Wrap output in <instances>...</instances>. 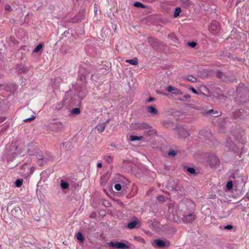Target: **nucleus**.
Segmentation results:
<instances>
[{
    "mask_svg": "<svg viewBox=\"0 0 249 249\" xmlns=\"http://www.w3.org/2000/svg\"><path fill=\"white\" fill-rule=\"evenodd\" d=\"M36 156V158L40 161V162L39 163L40 165H42L44 162H46L47 160L41 153H37Z\"/></svg>",
    "mask_w": 249,
    "mask_h": 249,
    "instance_id": "aec40b11",
    "label": "nucleus"
},
{
    "mask_svg": "<svg viewBox=\"0 0 249 249\" xmlns=\"http://www.w3.org/2000/svg\"><path fill=\"white\" fill-rule=\"evenodd\" d=\"M234 89L233 88H232L229 90V92L230 94H231V93H233L234 92Z\"/></svg>",
    "mask_w": 249,
    "mask_h": 249,
    "instance_id": "6e6d98bb",
    "label": "nucleus"
},
{
    "mask_svg": "<svg viewBox=\"0 0 249 249\" xmlns=\"http://www.w3.org/2000/svg\"><path fill=\"white\" fill-rule=\"evenodd\" d=\"M191 89L192 91L194 93H195V94H197V93H198V92H197V91H196V90L195 88H194L193 87H192L191 88Z\"/></svg>",
    "mask_w": 249,
    "mask_h": 249,
    "instance_id": "603ef678",
    "label": "nucleus"
},
{
    "mask_svg": "<svg viewBox=\"0 0 249 249\" xmlns=\"http://www.w3.org/2000/svg\"><path fill=\"white\" fill-rule=\"evenodd\" d=\"M156 247L162 249H167L170 246V243L168 241H164L160 239H156L154 241Z\"/></svg>",
    "mask_w": 249,
    "mask_h": 249,
    "instance_id": "6e6552de",
    "label": "nucleus"
},
{
    "mask_svg": "<svg viewBox=\"0 0 249 249\" xmlns=\"http://www.w3.org/2000/svg\"><path fill=\"white\" fill-rule=\"evenodd\" d=\"M76 239L80 241L81 242H83V241L84 240V237L81 232H78L76 234Z\"/></svg>",
    "mask_w": 249,
    "mask_h": 249,
    "instance_id": "c85d7f7f",
    "label": "nucleus"
},
{
    "mask_svg": "<svg viewBox=\"0 0 249 249\" xmlns=\"http://www.w3.org/2000/svg\"><path fill=\"white\" fill-rule=\"evenodd\" d=\"M133 221L130 222L127 226V227L129 229H133L134 228H138L140 227V224H138V218L134 216L133 218Z\"/></svg>",
    "mask_w": 249,
    "mask_h": 249,
    "instance_id": "2eb2a0df",
    "label": "nucleus"
},
{
    "mask_svg": "<svg viewBox=\"0 0 249 249\" xmlns=\"http://www.w3.org/2000/svg\"><path fill=\"white\" fill-rule=\"evenodd\" d=\"M30 166H29L27 163H24L20 166V169H23V172H20V173L23 174L25 176L28 175L29 173Z\"/></svg>",
    "mask_w": 249,
    "mask_h": 249,
    "instance_id": "dca6fc26",
    "label": "nucleus"
},
{
    "mask_svg": "<svg viewBox=\"0 0 249 249\" xmlns=\"http://www.w3.org/2000/svg\"><path fill=\"white\" fill-rule=\"evenodd\" d=\"M111 146H112V147H116V146L115 145V144H111Z\"/></svg>",
    "mask_w": 249,
    "mask_h": 249,
    "instance_id": "69168bd1",
    "label": "nucleus"
},
{
    "mask_svg": "<svg viewBox=\"0 0 249 249\" xmlns=\"http://www.w3.org/2000/svg\"><path fill=\"white\" fill-rule=\"evenodd\" d=\"M226 147H228L230 151H232L234 152H237L239 151L238 147L231 140L227 141Z\"/></svg>",
    "mask_w": 249,
    "mask_h": 249,
    "instance_id": "ddd939ff",
    "label": "nucleus"
},
{
    "mask_svg": "<svg viewBox=\"0 0 249 249\" xmlns=\"http://www.w3.org/2000/svg\"><path fill=\"white\" fill-rule=\"evenodd\" d=\"M151 126L145 123H137L134 124V129L136 130L148 129Z\"/></svg>",
    "mask_w": 249,
    "mask_h": 249,
    "instance_id": "4468645a",
    "label": "nucleus"
},
{
    "mask_svg": "<svg viewBox=\"0 0 249 249\" xmlns=\"http://www.w3.org/2000/svg\"><path fill=\"white\" fill-rule=\"evenodd\" d=\"M233 228V226L231 225H228L227 226H224V229L227 230H230Z\"/></svg>",
    "mask_w": 249,
    "mask_h": 249,
    "instance_id": "09e8293b",
    "label": "nucleus"
},
{
    "mask_svg": "<svg viewBox=\"0 0 249 249\" xmlns=\"http://www.w3.org/2000/svg\"><path fill=\"white\" fill-rule=\"evenodd\" d=\"M18 146L16 143H12L6 145L5 149L4 151V154L6 156L8 162L13 161L17 157L18 154Z\"/></svg>",
    "mask_w": 249,
    "mask_h": 249,
    "instance_id": "f03ea898",
    "label": "nucleus"
},
{
    "mask_svg": "<svg viewBox=\"0 0 249 249\" xmlns=\"http://www.w3.org/2000/svg\"><path fill=\"white\" fill-rule=\"evenodd\" d=\"M23 181V180L22 178H18L17 179L15 182L16 186L18 188L21 187L22 185Z\"/></svg>",
    "mask_w": 249,
    "mask_h": 249,
    "instance_id": "473e14b6",
    "label": "nucleus"
},
{
    "mask_svg": "<svg viewBox=\"0 0 249 249\" xmlns=\"http://www.w3.org/2000/svg\"><path fill=\"white\" fill-rule=\"evenodd\" d=\"M16 69L18 70V71L19 70L20 68H21V65L18 64L16 65Z\"/></svg>",
    "mask_w": 249,
    "mask_h": 249,
    "instance_id": "4d7b16f0",
    "label": "nucleus"
},
{
    "mask_svg": "<svg viewBox=\"0 0 249 249\" xmlns=\"http://www.w3.org/2000/svg\"><path fill=\"white\" fill-rule=\"evenodd\" d=\"M36 118V116L35 115H32L31 117L26 118L23 120L24 122H30L32 120H34Z\"/></svg>",
    "mask_w": 249,
    "mask_h": 249,
    "instance_id": "a19ab883",
    "label": "nucleus"
},
{
    "mask_svg": "<svg viewBox=\"0 0 249 249\" xmlns=\"http://www.w3.org/2000/svg\"><path fill=\"white\" fill-rule=\"evenodd\" d=\"M216 77L221 79L225 82L227 83H233L236 82L237 78L236 76L232 73H230L229 74L223 72L219 70H217L215 72Z\"/></svg>",
    "mask_w": 249,
    "mask_h": 249,
    "instance_id": "20e7f679",
    "label": "nucleus"
},
{
    "mask_svg": "<svg viewBox=\"0 0 249 249\" xmlns=\"http://www.w3.org/2000/svg\"><path fill=\"white\" fill-rule=\"evenodd\" d=\"M208 113L209 114H213V115H215L214 116H218L219 115V112L217 111H214L213 110V109H210L208 111Z\"/></svg>",
    "mask_w": 249,
    "mask_h": 249,
    "instance_id": "58836bf2",
    "label": "nucleus"
},
{
    "mask_svg": "<svg viewBox=\"0 0 249 249\" xmlns=\"http://www.w3.org/2000/svg\"><path fill=\"white\" fill-rule=\"evenodd\" d=\"M96 216V213H95L93 212V213H92L90 215V218H95Z\"/></svg>",
    "mask_w": 249,
    "mask_h": 249,
    "instance_id": "864d4df0",
    "label": "nucleus"
},
{
    "mask_svg": "<svg viewBox=\"0 0 249 249\" xmlns=\"http://www.w3.org/2000/svg\"><path fill=\"white\" fill-rule=\"evenodd\" d=\"M6 120L5 117H0V123L3 122Z\"/></svg>",
    "mask_w": 249,
    "mask_h": 249,
    "instance_id": "5fc2aeb1",
    "label": "nucleus"
},
{
    "mask_svg": "<svg viewBox=\"0 0 249 249\" xmlns=\"http://www.w3.org/2000/svg\"><path fill=\"white\" fill-rule=\"evenodd\" d=\"M107 244L108 246L116 249H125L129 248V246L128 245H127L125 243L121 242L111 241L108 242Z\"/></svg>",
    "mask_w": 249,
    "mask_h": 249,
    "instance_id": "0eeeda50",
    "label": "nucleus"
},
{
    "mask_svg": "<svg viewBox=\"0 0 249 249\" xmlns=\"http://www.w3.org/2000/svg\"><path fill=\"white\" fill-rule=\"evenodd\" d=\"M147 109L148 112L150 113L152 115H156L158 114L157 109L153 107H148Z\"/></svg>",
    "mask_w": 249,
    "mask_h": 249,
    "instance_id": "4be33fe9",
    "label": "nucleus"
},
{
    "mask_svg": "<svg viewBox=\"0 0 249 249\" xmlns=\"http://www.w3.org/2000/svg\"><path fill=\"white\" fill-rule=\"evenodd\" d=\"M177 154V152L173 149H170L168 151V155L170 157H175Z\"/></svg>",
    "mask_w": 249,
    "mask_h": 249,
    "instance_id": "4c0bfd02",
    "label": "nucleus"
},
{
    "mask_svg": "<svg viewBox=\"0 0 249 249\" xmlns=\"http://www.w3.org/2000/svg\"><path fill=\"white\" fill-rule=\"evenodd\" d=\"M143 139V136H137L134 135H131L130 136V139L131 141H140Z\"/></svg>",
    "mask_w": 249,
    "mask_h": 249,
    "instance_id": "cd10ccee",
    "label": "nucleus"
},
{
    "mask_svg": "<svg viewBox=\"0 0 249 249\" xmlns=\"http://www.w3.org/2000/svg\"><path fill=\"white\" fill-rule=\"evenodd\" d=\"M233 187V183L232 181H229L226 184V188L228 190H231Z\"/></svg>",
    "mask_w": 249,
    "mask_h": 249,
    "instance_id": "e433bc0d",
    "label": "nucleus"
},
{
    "mask_svg": "<svg viewBox=\"0 0 249 249\" xmlns=\"http://www.w3.org/2000/svg\"><path fill=\"white\" fill-rule=\"evenodd\" d=\"M70 112L71 114L77 115L80 113V109L79 108H74L71 110Z\"/></svg>",
    "mask_w": 249,
    "mask_h": 249,
    "instance_id": "c756f323",
    "label": "nucleus"
},
{
    "mask_svg": "<svg viewBox=\"0 0 249 249\" xmlns=\"http://www.w3.org/2000/svg\"><path fill=\"white\" fill-rule=\"evenodd\" d=\"M110 175L108 172L102 176L100 178V184L102 186H105L109 178Z\"/></svg>",
    "mask_w": 249,
    "mask_h": 249,
    "instance_id": "a211bd4d",
    "label": "nucleus"
},
{
    "mask_svg": "<svg viewBox=\"0 0 249 249\" xmlns=\"http://www.w3.org/2000/svg\"><path fill=\"white\" fill-rule=\"evenodd\" d=\"M107 204H108V205H110V203H109V202H107Z\"/></svg>",
    "mask_w": 249,
    "mask_h": 249,
    "instance_id": "338daca9",
    "label": "nucleus"
},
{
    "mask_svg": "<svg viewBox=\"0 0 249 249\" xmlns=\"http://www.w3.org/2000/svg\"><path fill=\"white\" fill-rule=\"evenodd\" d=\"M29 71V69L27 67L23 66V67L19 69L18 70V73H21L22 72H26Z\"/></svg>",
    "mask_w": 249,
    "mask_h": 249,
    "instance_id": "c9c22d12",
    "label": "nucleus"
},
{
    "mask_svg": "<svg viewBox=\"0 0 249 249\" xmlns=\"http://www.w3.org/2000/svg\"><path fill=\"white\" fill-rule=\"evenodd\" d=\"M173 93L175 95H180V94H181L182 93L178 89H175L174 91H173Z\"/></svg>",
    "mask_w": 249,
    "mask_h": 249,
    "instance_id": "a18cd8bd",
    "label": "nucleus"
},
{
    "mask_svg": "<svg viewBox=\"0 0 249 249\" xmlns=\"http://www.w3.org/2000/svg\"><path fill=\"white\" fill-rule=\"evenodd\" d=\"M182 219L186 223H191L195 219V216L193 214V211L188 212L182 214Z\"/></svg>",
    "mask_w": 249,
    "mask_h": 249,
    "instance_id": "9d476101",
    "label": "nucleus"
},
{
    "mask_svg": "<svg viewBox=\"0 0 249 249\" xmlns=\"http://www.w3.org/2000/svg\"><path fill=\"white\" fill-rule=\"evenodd\" d=\"M186 79L188 81L193 83L196 82V78L192 75L188 76L186 77Z\"/></svg>",
    "mask_w": 249,
    "mask_h": 249,
    "instance_id": "72a5a7b5",
    "label": "nucleus"
},
{
    "mask_svg": "<svg viewBox=\"0 0 249 249\" xmlns=\"http://www.w3.org/2000/svg\"><path fill=\"white\" fill-rule=\"evenodd\" d=\"M60 186L63 189H67L69 187V184L68 182L65 181L64 180H61Z\"/></svg>",
    "mask_w": 249,
    "mask_h": 249,
    "instance_id": "393cba45",
    "label": "nucleus"
},
{
    "mask_svg": "<svg viewBox=\"0 0 249 249\" xmlns=\"http://www.w3.org/2000/svg\"><path fill=\"white\" fill-rule=\"evenodd\" d=\"M4 9L5 10L11 11L12 10L11 6L9 4H6Z\"/></svg>",
    "mask_w": 249,
    "mask_h": 249,
    "instance_id": "de8ad7c7",
    "label": "nucleus"
},
{
    "mask_svg": "<svg viewBox=\"0 0 249 249\" xmlns=\"http://www.w3.org/2000/svg\"><path fill=\"white\" fill-rule=\"evenodd\" d=\"M133 5L136 7L139 8H145L146 6L142 3L140 2L136 1L134 2L133 4Z\"/></svg>",
    "mask_w": 249,
    "mask_h": 249,
    "instance_id": "bb28decb",
    "label": "nucleus"
},
{
    "mask_svg": "<svg viewBox=\"0 0 249 249\" xmlns=\"http://www.w3.org/2000/svg\"><path fill=\"white\" fill-rule=\"evenodd\" d=\"M157 199L160 202H164L165 201V197L162 195L158 196L157 197Z\"/></svg>",
    "mask_w": 249,
    "mask_h": 249,
    "instance_id": "37998d69",
    "label": "nucleus"
},
{
    "mask_svg": "<svg viewBox=\"0 0 249 249\" xmlns=\"http://www.w3.org/2000/svg\"><path fill=\"white\" fill-rule=\"evenodd\" d=\"M97 166L98 168H101L102 167V164L101 163H100V162L98 163L97 165Z\"/></svg>",
    "mask_w": 249,
    "mask_h": 249,
    "instance_id": "052dcab7",
    "label": "nucleus"
},
{
    "mask_svg": "<svg viewBox=\"0 0 249 249\" xmlns=\"http://www.w3.org/2000/svg\"><path fill=\"white\" fill-rule=\"evenodd\" d=\"M177 129L178 136L180 138H186L189 135V134L187 130L182 126H178Z\"/></svg>",
    "mask_w": 249,
    "mask_h": 249,
    "instance_id": "9b49d317",
    "label": "nucleus"
},
{
    "mask_svg": "<svg viewBox=\"0 0 249 249\" xmlns=\"http://www.w3.org/2000/svg\"><path fill=\"white\" fill-rule=\"evenodd\" d=\"M187 44L189 46H190V47H191L192 48H195V47L197 45L196 43L194 41L188 42Z\"/></svg>",
    "mask_w": 249,
    "mask_h": 249,
    "instance_id": "ea45409f",
    "label": "nucleus"
},
{
    "mask_svg": "<svg viewBox=\"0 0 249 249\" xmlns=\"http://www.w3.org/2000/svg\"><path fill=\"white\" fill-rule=\"evenodd\" d=\"M195 203L189 199H184L180 202L178 205V209L183 213H185L190 212V211H193L195 208Z\"/></svg>",
    "mask_w": 249,
    "mask_h": 249,
    "instance_id": "7ed1b4c3",
    "label": "nucleus"
},
{
    "mask_svg": "<svg viewBox=\"0 0 249 249\" xmlns=\"http://www.w3.org/2000/svg\"><path fill=\"white\" fill-rule=\"evenodd\" d=\"M211 28L213 30H217V26L215 24H211Z\"/></svg>",
    "mask_w": 249,
    "mask_h": 249,
    "instance_id": "8fccbe9b",
    "label": "nucleus"
},
{
    "mask_svg": "<svg viewBox=\"0 0 249 249\" xmlns=\"http://www.w3.org/2000/svg\"><path fill=\"white\" fill-rule=\"evenodd\" d=\"M114 188L116 191H119L122 189V185L119 183H116L114 185Z\"/></svg>",
    "mask_w": 249,
    "mask_h": 249,
    "instance_id": "79ce46f5",
    "label": "nucleus"
},
{
    "mask_svg": "<svg viewBox=\"0 0 249 249\" xmlns=\"http://www.w3.org/2000/svg\"><path fill=\"white\" fill-rule=\"evenodd\" d=\"M181 12V8L180 7H177L175 8V12L174 13V17L177 18L179 16L180 12Z\"/></svg>",
    "mask_w": 249,
    "mask_h": 249,
    "instance_id": "a878e982",
    "label": "nucleus"
},
{
    "mask_svg": "<svg viewBox=\"0 0 249 249\" xmlns=\"http://www.w3.org/2000/svg\"><path fill=\"white\" fill-rule=\"evenodd\" d=\"M110 120V119H108L105 122H104V123H106V125L109 122Z\"/></svg>",
    "mask_w": 249,
    "mask_h": 249,
    "instance_id": "0e129e2a",
    "label": "nucleus"
},
{
    "mask_svg": "<svg viewBox=\"0 0 249 249\" xmlns=\"http://www.w3.org/2000/svg\"><path fill=\"white\" fill-rule=\"evenodd\" d=\"M85 18V13L82 11L79 12L78 14L74 17V21L81 22Z\"/></svg>",
    "mask_w": 249,
    "mask_h": 249,
    "instance_id": "f3484780",
    "label": "nucleus"
},
{
    "mask_svg": "<svg viewBox=\"0 0 249 249\" xmlns=\"http://www.w3.org/2000/svg\"><path fill=\"white\" fill-rule=\"evenodd\" d=\"M171 122H165L163 123V125L166 126L167 124H170Z\"/></svg>",
    "mask_w": 249,
    "mask_h": 249,
    "instance_id": "e2e57ef3",
    "label": "nucleus"
},
{
    "mask_svg": "<svg viewBox=\"0 0 249 249\" xmlns=\"http://www.w3.org/2000/svg\"><path fill=\"white\" fill-rule=\"evenodd\" d=\"M148 42L154 50L157 51H161L164 49L165 45L160 41L154 37H149L148 38Z\"/></svg>",
    "mask_w": 249,
    "mask_h": 249,
    "instance_id": "39448f33",
    "label": "nucleus"
},
{
    "mask_svg": "<svg viewBox=\"0 0 249 249\" xmlns=\"http://www.w3.org/2000/svg\"><path fill=\"white\" fill-rule=\"evenodd\" d=\"M175 88L171 85L168 86L166 88V90L169 92L174 91Z\"/></svg>",
    "mask_w": 249,
    "mask_h": 249,
    "instance_id": "49530a36",
    "label": "nucleus"
},
{
    "mask_svg": "<svg viewBox=\"0 0 249 249\" xmlns=\"http://www.w3.org/2000/svg\"><path fill=\"white\" fill-rule=\"evenodd\" d=\"M236 101L240 103H246L249 100V90L244 84L240 83L236 88Z\"/></svg>",
    "mask_w": 249,
    "mask_h": 249,
    "instance_id": "f257e3e1",
    "label": "nucleus"
},
{
    "mask_svg": "<svg viewBox=\"0 0 249 249\" xmlns=\"http://www.w3.org/2000/svg\"><path fill=\"white\" fill-rule=\"evenodd\" d=\"M208 160L212 167H215L216 166L218 165L220 163L218 158L214 154H211L209 156Z\"/></svg>",
    "mask_w": 249,
    "mask_h": 249,
    "instance_id": "1a4fd4ad",
    "label": "nucleus"
},
{
    "mask_svg": "<svg viewBox=\"0 0 249 249\" xmlns=\"http://www.w3.org/2000/svg\"><path fill=\"white\" fill-rule=\"evenodd\" d=\"M231 177H232L233 178H234V176H231Z\"/></svg>",
    "mask_w": 249,
    "mask_h": 249,
    "instance_id": "774afa93",
    "label": "nucleus"
},
{
    "mask_svg": "<svg viewBox=\"0 0 249 249\" xmlns=\"http://www.w3.org/2000/svg\"><path fill=\"white\" fill-rule=\"evenodd\" d=\"M43 47V44L40 43L33 50V53H37L39 52Z\"/></svg>",
    "mask_w": 249,
    "mask_h": 249,
    "instance_id": "2f4dec72",
    "label": "nucleus"
},
{
    "mask_svg": "<svg viewBox=\"0 0 249 249\" xmlns=\"http://www.w3.org/2000/svg\"><path fill=\"white\" fill-rule=\"evenodd\" d=\"M106 126V123L99 124L96 126L95 128L97 129L99 132L101 133L104 131Z\"/></svg>",
    "mask_w": 249,
    "mask_h": 249,
    "instance_id": "412c9836",
    "label": "nucleus"
},
{
    "mask_svg": "<svg viewBox=\"0 0 249 249\" xmlns=\"http://www.w3.org/2000/svg\"><path fill=\"white\" fill-rule=\"evenodd\" d=\"M183 169L184 171L188 172L190 174L194 175L197 174V172H196L195 169L193 167L184 166Z\"/></svg>",
    "mask_w": 249,
    "mask_h": 249,
    "instance_id": "6ab92c4d",
    "label": "nucleus"
},
{
    "mask_svg": "<svg viewBox=\"0 0 249 249\" xmlns=\"http://www.w3.org/2000/svg\"><path fill=\"white\" fill-rule=\"evenodd\" d=\"M69 33V31H66L64 32V33L62 34V35L64 36H66Z\"/></svg>",
    "mask_w": 249,
    "mask_h": 249,
    "instance_id": "13d9d810",
    "label": "nucleus"
},
{
    "mask_svg": "<svg viewBox=\"0 0 249 249\" xmlns=\"http://www.w3.org/2000/svg\"><path fill=\"white\" fill-rule=\"evenodd\" d=\"M104 160L107 163H109L112 161V158L109 155H106L104 157Z\"/></svg>",
    "mask_w": 249,
    "mask_h": 249,
    "instance_id": "f704fd0d",
    "label": "nucleus"
},
{
    "mask_svg": "<svg viewBox=\"0 0 249 249\" xmlns=\"http://www.w3.org/2000/svg\"><path fill=\"white\" fill-rule=\"evenodd\" d=\"M181 1L184 4H188L189 0H181Z\"/></svg>",
    "mask_w": 249,
    "mask_h": 249,
    "instance_id": "bf43d9fd",
    "label": "nucleus"
},
{
    "mask_svg": "<svg viewBox=\"0 0 249 249\" xmlns=\"http://www.w3.org/2000/svg\"><path fill=\"white\" fill-rule=\"evenodd\" d=\"M126 62L129 63L133 65H137L138 64V58L135 57L131 59L126 60Z\"/></svg>",
    "mask_w": 249,
    "mask_h": 249,
    "instance_id": "b1692460",
    "label": "nucleus"
},
{
    "mask_svg": "<svg viewBox=\"0 0 249 249\" xmlns=\"http://www.w3.org/2000/svg\"><path fill=\"white\" fill-rule=\"evenodd\" d=\"M49 129L54 131L59 132L62 130L63 128V125L60 122H57L55 123H50L48 125Z\"/></svg>",
    "mask_w": 249,
    "mask_h": 249,
    "instance_id": "423d86ee",
    "label": "nucleus"
},
{
    "mask_svg": "<svg viewBox=\"0 0 249 249\" xmlns=\"http://www.w3.org/2000/svg\"><path fill=\"white\" fill-rule=\"evenodd\" d=\"M190 98V95L189 94H187L184 95L182 97L178 98V100L184 102L189 100Z\"/></svg>",
    "mask_w": 249,
    "mask_h": 249,
    "instance_id": "7c9ffc66",
    "label": "nucleus"
},
{
    "mask_svg": "<svg viewBox=\"0 0 249 249\" xmlns=\"http://www.w3.org/2000/svg\"><path fill=\"white\" fill-rule=\"evenodd\" d=\"M157 93L160 94H164V95L165 94L163 92L161 91L160 90H157Z\"/></svg>",
    "mask_w": 249,
    "mask_h": 249,
    "instance_id": "680f3d73",
    "label": "nucleus"
},
{
    "mask_svg": "<svg viewBox=\"0 0 249 249\" xmlns=\"http://www.w3.org/2000/svg\"><path fill=\"white\" fill-rule=\"evenodd\" d=\"M199 138L205 140H210L212 137V133L208 130H201L199 133Z\"/></svg>",
    "mask_w": 249,
    "mask_h": 249,
    "instance_id": "f8f14e48",
    "label": "nucleus"
},
{
    "mask_svg": "<svg viewBox=\"0 0 249 249\" xmlns=\"http://www.w3.org/2000/svg\"><path fill=\"white\" fill-rule=\"evenodd\" d=\"M169 36L170 37L174 42H177L178 40V37L173 34H170Z\"/></svg>",
    "mask_w": 249,
    "mask_h": 249,
    "instance_id": "c03bdc74",
    "label": "nucleus"
},
{
    "mask_svg": "<svg viewBox=\"0 0 249 249\" xmlns=\"http://www.w3.org/2000/svg\"><path fill=\"white\" fill-rule=\"evenodd\" d=\"M144 133L148 135V136H150L152 134H156L157 133V131L155 129L152 128L151 126V128H148V129H145Z\"/></svg>",
    "mask_w": 249,
    "mask_h": 249,
    "instance_id": "5701e85b",
    "label": "nucleus"
},
{
    "mask_svg": "<svg viewBox=\"0 0 249 249\" xmlns=\"http://www.w3.org/2000/svg\"><path fill=\"white\" fill-rule=\"evenodd\" d=\"M155 100V98H154L152 97H150L148 99H147V102H151L154 101Z\"/></svg>",
    "mask_w": 249,
    "mask_h": 249,
    "instance_id": "3c124183",
    "label": "nucleus"
}]
</instances>
